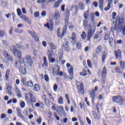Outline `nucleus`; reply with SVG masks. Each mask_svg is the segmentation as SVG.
<instances>
[{"label":"nucleus","instance_id":"nucleus-1","mask_svg":"<svg viewBox=\"0 0 125 125\" xmlns=\"http://www.w3.org/2000/svg\"><path fill=\"white\" fill-rule=\"evenodd\" d=\"M83 26L85 29H88V30L87 39L88 41H89L90 40V38H91V37L94 35V33H95V30H96V24L95 23L90 24L88 22V21H84Z\"/></svg>","mask_w":125,"mask_h":125},{"label":"nucleus","instance_id":"nucleus-2","mask_svg":"<svg viewBox=\"0 0 125 125\" xmlns=\"http://www.w3.org/2000/svg\"><path fill=\"white\" fill-rule=\"evenodd\" d=\"M53 75H57V76H60V77L63 76V72L60 71V67L58 65H56L54 66L53 69Z\"/></svg>","mask_w":125,"mask_h":125},{"label":"nucleus","instance_id":"nucleus-3","mask_svg":"<svg viewBox=\"0 0 125 125\" xmlns=\"http://www.w3.org/2000/svg\"><path fill=\"white\" fill-rule=\"evenodd\" d=\"M68 26L67 24H65L63 27L62 32H60L61 28H59L57 29V35L59 38H63L64 37V35H65L66 32H67V28Z\"/></svg>","mask_w":125,"mask_h":125},{"label":"nucleus","instance_id":"nucleus-4","mask_svg":"<svg viewBox=\"0 0 125 125\" xmlns=\"http://www.w3.org/2000/svg\"><path fill=\"white\" fill-rule=\"evenodd\" d=\"M66 67L67 68H70L68 69V72L69 74V79L70 80H73V77L74 76V67H73V65L71 66V64L69 63H67L66 64Z\"/></svg>","mask_w":125,"mask_h":125},{"label":"nucleus","instance_id":"nucleus-5","mask_svg":"<svg viewBox=\"0 0 125 125\" xmlns=\"http://www.w3.org/2000/svg\"><path fill=\"white\" fill-rule=\"evenodd\" d=\"M22 62H23L24 64H27L28 66H32V62H33V61L30 55H26V57L23 59Z\"/></svg>","mask_w":125,"mask_h":125},{"label":"nucleus","instance_id":"nucleus-6","mask_svg":"<svg viewBox=\"0 0 125 125\" xmlns=\"http://www.w3.org/2000/svg\"><path fill=\"white\" fill-rule=\"evenodd\" d=\"M112 101L116 103H120L121 102L122 104L124 103L125 99L121 96H116L112 97Z\"/></svg>","mask_w":125,"mask_h":125},{"label":"nucleus","instance_id":"nucleus-7","mask_svg":"<svg viewBox=\"0 0 125 125\" xmlns=\"http://www.w3.org/2000/svg\"><path fill=\"white\" fill-rule=\"evenodd\" d=\"M76 84L78 91L83 94V83H81V82L79 81H76Z\"/></svg>","mask_w":125,"mask_h":125},{"label":"nucleus","instance_id":"nucleus-8","mask_svg":"<svg viewBox=\"0 0 125 125\" xmlns=\"http://www.w3.org/2000/svg\"><path fill=\"white\" fill-rule=\"evenodd\" d=\"M27 32L32 37L33 40L35 41V42H39L40 41V38H39V37L37 35V34H36L33 31H31L29 30H27Z\"/></svg>","mask_w":125,"mask_h":125},{"label":"nucleus","instance_id":"nucleus-9","mask_svg":"<svg viewBox=\"0 0 125 125\" xmlns=\"http://www.w3.org/2000/svg\"><path fill=\"white\" fill-rule=\"evenodd\" d=\"M54 19L56 25H59L60 23V14L59 13V11L57 10L56 11Z\"/></svg>","mask_w":125,"mask_h":125},{"label":"nucleus","instance_id":"nucleus-10","mask_svg":"<svg viewBox=\"0 0 125 125\" xmlns=\"http://www.w3.org/2000/svg\"><path fill=\"white\" fill-rule=\"evenodd\" d=\"M114 54L116 59L121 61L122 60V52L120 49L117 50V51H114Z\"/></svg>","mask_w":125,"mask_h":125},{"label":"nucleus","instance_id":"nucleus-11","mask_svg":"<svg viewBox=\"0 0 125 125\" xmlns=\"http://www.w3.org/2000/svg\"><path fill=\"white\" fill-rule=\"evenodd\" d=\"M44 26L47 27L49 31H52V30H53V21H49L47 24L44 25Z\"/></svg>","mask_w":125,"mask_h":125},{"label":"nucleus","instance_id":"nucleus-12","mask_svg":"<svg viewBox=\"0 0 125 125\" xmlns=\"http://www.w3.org/2000/svg\"><path fill=\"white\" fill-rule=\"evenodd\" d=\"M88 74L90 75V71L87 68H83V71L80 73V75L83 77H85Z\"/></svg>","mask_w":125,"mask_h":125},{"label":"nucleus","instance_id":"nucleus-13","mask_svg":"<svg viewBox=\"0 0 125 125\" xmlns=\"http://www.w3.org/2000/svg\"><path fill=\"white\" fill-rule=\"evenodd\" d=\"M3 55L8 61H10V62H12L13 61V59L12 58V56H11L10 55L8 54V53L7 52H3Z\"/></svg>","mask_w":125,"mask_h":125},{"label":"nucleus","instance_id":"nucleus-14","mask_svg":"<svg viewBox=\"0 0 125 125\" xmlns=\"http://www.w3.org/2000/svg\"><path fill=\"white\" fill-rule=\"evenodd\" d=\"M107 75V69H106V67H104L102 70V80L103 82H105V77Z\"/></svg>","mask_w":125,"mask_h":125},{"label":"nucleus","instance_id":"nucleus-15","mask_svg":"<svg viewBox=\"0 0 125 125\" xmlns=\"http://www.w3.org/2000/svg\"><path fill=\"white\" fill-rule=\"evenodd\" d=\"M15 91L16 93L19 98H21L22 97V94H21V91L18 88L17 85H15Z\"/></svg>","mask_w":125,"mask_h":125},{"label":"nucleus","instance_id":"nucleus-16","mask_svg":"<svg viewBox=\"0 0 125 125\" xmlns=\"http://www.w3.org/2000/svg\"><path fill=\"white\" fill-rule=\"evenodd\" d=\"M71 40L72 41V44H76V42H77V36H76V34L74 32L72 33Z\"/></svg>","mask_w":125,"mask_h":125},{"label":"nucleus","instance_id":"nucleus-17","mask_svg":"<svg viewBox=\"0 0 125 125\" xmlns=\"http://www.w3.org/2000/svg\"><path fill=\"white\" fill-rule=\"evenodd\" d=\"M109 44H110V46L115 48H116V43L115 42V41L114 40V39H113V38H112V37H110L109 38Z\"/></svg>","mask_w":125,"mask_h":125},{"label":"nucleus","instance_id":"nucleus-18","mask_svg":"<svg viewBox=\"0 0 125 125\" xmlns=\"http://www.w3.org/2000/svg\"><path fill=\"white\" fill-rule=\"evenodd\" d=\"M109 44H110V46L115 48H116V43L115 42V41L114 40V39H113V38H112V37H110L109 38Z\"/></svg>","mask_w":125,"mask_h":125},{"label":"nucleus","instance_id":"nucleus-19","mask_svg":"<svg viewBox=\"0 0 125 125\" xmlns=\"http://www.w3.org/2000/svg\"><path fill=\"white\" fill-rule=\"evenodd\" d=\"M19 70L20 72H21L22 75H25L27 73V69H26L25 65L19 67Z\"/></svg>","mask_w":125,"mask_h":125},{"label":"nucleus","instance_id":"nucleus-20","mask_svg":"<svg viewBox=\"0 0 125 125\" xmlns=\"http://www.w3.org/2000/svg\"><path fill=\"white\" fill-rule=\"evenodd\" d=\"M14 55L15 56V57H18L19 58V61L22 59V58H21V56H22V53L20 51H17L15 52L14 54Z\"/></svg>","mask_w":125,"mask_h":125},{"label":"nucleus","instance_id":"nucleus-21","mask_svg":"<svg viewBox=\"0 0 125 125\" xmlns=\"http://www.w3.org/2000/svg\"><path fill=\"white\" fill-rule=\"evenodd\" d=\"M98 110V114L96 113H95L93 114L94 118L96 119V120H99L100 118H101V115H100V113L99 112V108L97 107Z\"/></svg>","mask_w":125,"mask_h":125},{"label":"nucleus","instance_id":"nucleus-22","mask_svg":"<svg viewBox=\"0 0 125 125\" xmlns=\"http://www.w3.org/2000/svg\"><path fill=\"white\" fill-rule=\"evenodd\" d=\"M17 115L18 117H20V118H21L22 120H23V119H25V118H24V116L22 115V113H21L22 110L20 109V108H17Z\"/></svg>","mask_w":125,"mask_h":125},{"label":"nucleus","instance_id":"nucleus-23","mask_svg":"<svg viewBox=\"0 0 125 125\" xmlns=\"http://www.w3.org/2000/svg\"><path fill=\"white\" fill-rule=\"evenodd\" d=\"M29 94L30 96V102L31 103H35V102H36V99H35V97H34L33 93H32V92H29Z\"/></svg>","mask_w":125,"mask_h":125},{"label":"nucleus","instance_id":"nucleus-24","mask_svg":"<svg viewBox=\"0 0 125 125\" xmlns=\"http://www.w3.org/2000/svg\"><path fill=\"white\" fill-rule=\"evenodd\" d=\"M58 103L60 105H63L64 104V99L62 96H60L58 98Z\"/></svg>","mask_w":125,"mask_h":125},{"label":"nucleus","instance_id":"nucleus-25","mask_svg":"<svg viewBox=\"0 0 125 125\" xmlns=\"http://www.w3.org/2000/svg\"><path fill=\"white\" fill-rule=\"evenodd\" d=\"M41 89V87L39 84L36 83L34 84L33 86V90L34 91H39Z\"/></svg>","mask_w":125,"mask_h":125},{"label":"nucleus","instance_id":"nucleus-26","mask_svg":"<svg viewBox=\"0 0 125 125\" xmlns=\"http://www.w3.org/2000/svg\"><path fill=\"white\" fill-rule=\"evenodd\" d=\"M43 63L42 64V67H47L48 64L47 63V59H46V57H44L43 58Z\"/></svg>","mask_w":125,"mask_h":125},{"label":"nucleus","instance_id":"nucleus-27","mask_svg":"<svg viewBox=\"0 0 125 125\" xmlns=\"http://www.w3.org/2000/svg\"><path fill=\"white\" fill-rule=\"evenodd\" d=\"M90 95L91 98H92V102L94 103V98L95 97V92L94 90H92L91 92H90Z\"/></svg>","mask_w":125,"mask_h":125},{"label":"nucleus","instance_id":"nucleus-28","mask_svg":"<svg viewBox=\"0 0 125 125\" xmlns=\"http://www.w3.org/2000/svg\"><path fill=\"white\" fill-rule=\"evenodd\" d=\"M9 74H10V69H7L5 73V79L7 81L9 79Z\"/></svg>","mask_w":125,"mask_h":125},{"label":"nucleus","instance_id":"nucleus-29","mask_svg":"<svg viewBox=\"0 0 125 125\" xmlns=\"http://www.w3.org/2000/svg\"><path fill=\"white\" fill-rule=\"evenodd\" d=\"M120 68L121 70H123L125 71V61H121L120 62Z\"/></svg>","mask_w":125,"mask_h":125},{"label":"nucleus","instance_id":"nucleus-30","mask_svg":"<svg viewBox=\"0 0 125 125\" xmlns=\"http://www.w3.org/2000/svg\"><path fill=\"white\" fill-rule=\"evenodd\" d=\"M101 50H102V46L99 45L96 49L95 52L97 54H99L101 52Z\"/></svg>","mask_w":125,"mask_h":125},{"label":"nucleus","instance_id":"nucleus-31","mask_svg":"<svg viewBox=\"0 0 125 125\" xmlns=\"http://www.w3.org/2000/svg\"><path fill=\"white\" fill-rule=\"evenodd\" d=\"M6 89H7V91H6V93L9 94L10 96L12 95V92H11L12 88L11 87L8 86L6 88Z\"/></svg>","mask_w":125,"mask_h":125},{"label":"nucleus","instance_id":"nucleus-32","mask_svg":"<svg viewBox=\"0 0 125 125\" xmlns=\"http://www.w3.org/2000/svg\"><path fill=\"white\" fill-rule=\"evenodd\" d=\"M53 57V51L48 50V59Z\"/></svg>","mask_w":125,"mask_h":125},{"label":"nucleus","instance_id":"nucleus-33","mask_svg":"<svg viewBox=\"0 0 125 125\" xmlns=\"http://www.w3.org/2000/svg\"><path fill=\"white\" fill-rule=\"evenodd\" d=\"M100 8L102 10L103 9V3H104V0H99Z\"/></svg>","mask_w":125,"mask_h":125},{"label":"nucleus","instance_id":"nucleus-34","mask_svg":"<svg viewBox=\"0 0 125 125\" xmlns=\"http://www.w3.org/2000/svg\"><path fill=\"white\" fill-rule=\"evenodd\" d=\"M49 45L50 47L51 50H53V49H56V46L53 44V43H49Z\"/></svg>","mask_w":125,"mask_h":125},{"label":"nucleus","instance_id":"nucleus-35","mask_svg":"<svg viewBox=\"0 0 125 125\" xmlns=\"http://www.w3.org/2000/svg\"><path fill=\"white\" fill-rule=\"evenodd\" d=\"M17 49H16V47L14 46H12L11 47V52H12V53L13 54H14V53H15V52H16L17 51Z\"/></svg>","mask_w":125,"mask_h":125},{"label":"nucleus","instance_id":"nucleus-36","mask_svg":"<svg viewBox=\"0 0 125 125\" xmlns=\"http://www.w3.org/2000/svg\"><path fill=\"white\" fill-rule=\"evenodd\" d=\"M89 15V10H88L87 11L84 13V17L86 20V19H87Z\"/></svg>","mask_w":125,"mask_h":125},{"label":"nucleus","instance_id":"nucleus-37","mask_svg":"<svg viewBox=\"0 0 125 125\" xmlns=\"http://www.w3.org/2000/svg\"><path fill=\"white\" fill-rule=\"evenodd\" d=\"M47 95L49 97V99H50L51 101H54V97H53V96H52L51 94L49 93V92H48Z\"/></svg>","mask_w":125,"mask_h":125},{"label":"nucleus","instance_id":"nucleus-38","mask_svg":"<svg viewBox=\"0 0 125 125\" xmlns=\"http://www.w3.org/2000/svg\"><path fill=\"white\" fill-rule=\"evenodd\" d=\"M68 44H69V42H67L65 43V45L64 46V47L65 48V50H66L67 52H69V50H70V47H69V45Z\"/></svg>","mask_w":125,"mask_h":125},{"label":"nucleus","instance_id":"nucleus-39","mask_svg":"<svg viewBox=\"0 0 125 125\" xmlns=\"http://www.w3.org/2000/svg\"><path fill=\"white\" fill-rule=\"evenodd\" d=\"M106 56H107V54H106V53L104 52L103 54V55L102 57V62H105V59L106 58Z\"/></svg>","mask_w":125,"mask_h":125},{"label":"nucleus","instance_id":"nucleus-40","mask_svg":"<svg viewBox=\"0 0 125 125\" xmlns=\"http://www.w3.org/2000/svg\"><path fill=\"white\" fill-rule=\"evenodd\" d=\"M45 104L47 106V107H49V104L50 103V101L48 99H45L44 100Z\"/></svg>","mask_w":125,"mask_h":125},{"label":"nucleus","instance_id":"nucleus-41","mask_svg":"<svg viewBox=\"0 0 125 125\" xmlns=\"http://www.w3.org/2000/svg\"><path fill=\"white\" fill-rule=\"evenodd\" d=\"M110 7H111V3L108 2L107 6L105 8H104V10L105 11H108V10L110 9Z\"/></svg>","mask_w":125,"mask_h":125},{"label":"nucleus","instance_id":"nucleus-42","mask_svg":"<svg viewBox=\"0 0 125 125\" xmlns=\"http://www.w3.org/2000/svg\"><path fill=\"white\" fill-rule=\"evenodd\" d=\"M60 4V1H57L56 2H55V3L54 4V8H57V7H59V5Z\"/></svg>","mask_w":125,"mask_h":125},{"label":"nucleus","instance_id":"nucleus-43","mask_svg":"<svg viewBox=\"0 0 125 125\" xmlns=\"http://www.w3.org/2000/svg\"><path fill=\"white\" fill-rule=\"evenodd\" d=\"M79 7L80 9H81V10L83 9V8H84V7L83 6V3L82 2H80L79 3Z\"/></svg>","mask_w":125,"mask_h":125},{"label":"nucleus","instance_id":"nucleus-44","mask_svg":"<svg viewBox=\"0 0 125 125\" xmlns=\"http://www.w3.org/2000/svg\"><path fill=\"white\" fill-rule=\"evenodd\" d=\"M27 85L29 87H33V82L29 81L27 82Z\"/></svg>","mask_w":125,"mask_h":125},{"label":"nucleus","instance_id":"nucleus-45","mask_svg":"<svg viewBox=\"0 0 125 125\" xmlns=\"http://www.w3.org/2000/svg\"><path fill=\"white\" fill-rule=\"evenodd\" d=\"M25 100L27 103L30 102V100H29V95L27 93H26L25 95Z\"/></svg>","mask_w":125,"mask_h":125},{"label":"nucleus","instance_id":"nucleus-46","mask_svg":"<svg viewBox=\"0 0 125 125\" xmlns=\"http://www.w3.org/2000/svg\"><path fill=\"white\" fill-rule=\"evenodd\" d=\"M49 62L50 63H55V59L54 58H50L48 59Z\"/></svg>","mask_w":125,"mask_h":125},{"label":"nucleus","instance_id":"nucleus-47","mask_svg":"<svg viewBox=\"0 0 125 125\" xmlns=\"http://www.w3.org/2000/svg\"><path fill=\"white\" fill-rule=\"evenodd\" d=\"M81 37L83 40H85V38H86V34L84 32H83L82 34H81Z\"/></svg>","mask_w":125,"mask_h":125},{"label":"nucleus","instance_id":"nucleus-48","mask_svg":"<svg viewBox=\"0 0 125 125\" xmlns=\"http://www.w3.org/2000/svg\"><path fill=\"white\" fill-rule=\"evenodd\" d=\"M115 71L117 74H122V71H121V69L119 68V67H117L115 69Z\"/></svg>","mask_w":125,"mask_h":125},{"label":"nucleus","instance_id":"nucleus-49","mask_svg":"<svg viewBox=\"0 0 125 125\" xmlns=\"http://www.w3.org/2000/svg\"><path fill=\"white\" fill-rule=\"evenodd\" d=\"M5 33L4 31L0 30V38H3L4 37Z\"/></svg>","mask_w":125,"mask_h":125},{"label":"nucleus","instance_id":"nucleus-50","mask_svg":"<svg viewBox=\"0 0 125 125\" xmlns=\"http://www.w3.org/2000/svg\"><path fill=\"white\" fill-rule=\"evenodd\" d=\"M16 47L17 48H18V49H21V50H24V47H23V46H21L20 44H17Z\"/></svg>","mask_w":125,"mask_h":125},{"label":"nucleus","instance_id":"nucleus-51","mask_svg":"<svg viewBox=\"0 0 125 125\" xmlns=\"http://www.w3.org/2000/svg\"><path fill=\"white\" fill-rule=\"evenodd\" d=\"M60 115L61 117H66V113H65V111H62L60 112Z\"/></svg>","mask_w":125,"mask_h":125},{"label":"nucleus","instance_id":"nucleus-52","mask_svg":"<svg viewBox=\"0 0 125 125\" xmlns=\"http://www.w3.org/2000/svg\"><path fill=\"white\" fill-rule=\"evenodd\" d=\"M17 12L18 16H21V14H22V12H21V9H17Z\"/></svg>","mask_w":125,"mask_h":125},{"label":"nucleus","instance_id":"nucleus-53","mask_svg":"<svg viewBox=\"0 0 125 125\" xmlns=\"http://www.w3.org/2000/svg\"><path fill=\"white\" fill-rule=\"evenodd\" d=\"M109 36L110 35H109V33L108 32H106L105 33V36H104V40H108L109 39Z\"/></svg>","mask_w":125,"mask_h":125},{"label":"nucleus","instance_id":"nucleus-54","mask_svg":"<svg viewBox=\"0 0 125 125\" xmlns=\"http://www.w3.org/2000/svg\"><path fill=\"white\" fill-rule=\"evenodd\" d=\"M59 61H61V60H62V57H63V53H59Z\"/></svg>","mask_w":125,"mask_h":125},{"label":"nucleus","instance_id":"nucleus-55","mask_svg":"<svg viewBox=\"0 0 125 125\" xmlns=\"http://www.w3.org/2000/svg\"><path fill=\"white\" fill-rule=\"evenodd\" d=\"M76 47L78 49H81L82 48V46L80 42H77L76 44Z\"/></svg>","mask_w":125,"mask_h":125},{"label":"nucleus","instance_id":"nucleus-56","mask_svg":"<svg viewBox=\"0 0 125 125\" xmlns=\"http://www.w3.org/2000/svg\"><path fill=\"white\" fill-rule=\"evenodd\" d=\"M25 106V102H21L20 104V106L21 108H23Z\"/></svg>","mask_w":125,"mask_h":125},{"label":"nucleus","instance_id":"nucleus-57","mask_svg":"<svg viewBox=\"0 0 125 125\" xmlns=\"http://www.w3.org/2000/svg\"><path fill=\"white\" fill-rule=\"evenodd\" d=\"M23 21H24V22H26V23H27V24H31V22H30V20L27 17L25 18V19H24V20Z\"/></svg>","mask_w":125,"mask_h":125},{"label":"nucleus","instance_id":"nucleus-58","mask_svg":"<svg viewBox=\"0 0 125 125\" xmlns=\"http://www.w3.org/2000/svg\"><path fill=\"white\" fill-rule=\"evenodd\" d=\"M57 106V105H56V104H53V105L51 106L52 110H53V111H55V110H56V106Z\"/></svg>","mask_w":125,"mask_h":125},{"label":"nucleus","instance_id":"nucleus-59","mask_svg":"<svg viewBox=\"0 0 125 125\" xmlns=\"http://www.w3.org/2000/svg\"><path fill=\"white\" fill-rule=\"evenodd\" d=\"M44 80H45V81H46V82H48V81H49V78L48 77V76H47V75L45 74L44 75Z\"/></svg>","mask_w":125,"mask_h":125},{"label":"nucleus","instance_id":"nucleus-60","mask_svg":"<svg viewBox=\"0 0 125 125\" xmlns=\"http://www.w3.org/2000/svg\"><path fill=\"white\" fill-rule=\"evenodd\" d=\"M87 63L88 67H89L90 68H91L92 65L91 64V62H90V60H88L87 61Z\"/></svg>","mask_w":125,"mask_h":125},{"label":"nucleus","instance_id":"nucleus-61","mask_svg":"<svg viewBox=\"0 0 125 125\" xmlns=\"http://www.w3.org/2000/svg\"><path fill=\"white\" fill-rule=\"evenodd\" d=\"M20 17L21 19H22V20L24 21L27 17L23 14H21V16H20Z\"/></svg>","mask_w":125,"mask_h":125},{"label":"nucleus","instance_id":"nucleus-62","mask_svg":"<svg viewBox=\"0 0 125 125\" xmlns=\"http://www.w3.org/2000/svg\"><path fill=\"white\" fill-rule=\"evenodd\" d=\"M40 16V13L39 12L36 11L34 13V17H39Z\"/></svg>","mask_w":125,"mask_h":125},{"label":"nucleus","instance_id":"nucleus-63","mask_svg":"<svg viewBox=\"0 0 125 125\" xmlns=\"http://www.w3.org/2000/svg\"><path fill=\"white\" fill-rule=\"evenodd\" d=\"M45 1H46V0H38L37 3H43Z\"/></svg>","mask_w":125,"mask_h":125},{"label":"nucleus","instance_id":"nucleus-64","mask_svg":"<svg viewBox=\"0 0 125 125\" xmlns=\"http://www.w3.org/2000/svg\"><path fill=\"white\" fill-rule=\"evenodd\" d=\"M37 123L39 124V125H41L42 124V118H40L37 120Z\"/></svg>","mask_w":125,"mask_h":125}]
</instances>
